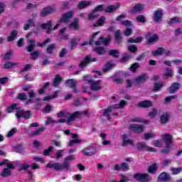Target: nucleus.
<instances>
[{"instance_id": "nucleus-46", "label": "nucleus", "mask_w": 182, "mask_h": 182, "mask_svg": "<svg viewBox=\"0 0 182 182\" xmlns=\"http://www.w3.org/2000/svg\"><path fill=\"white\" fill-rule=\"evenodd\" d=\"M70 50H73L75 48H76V46H77V38H73L70 40Z\"/></svg>"}, {"instance_id": "nucleus-28", "label": "nucleus", "mask_w": 182, "mask_h": 182, "mask_svg": "<svg viewBox=\"0 0 182 182\" xmlns=\"http://www.w3.org/2000/svg\"><path fill=\"white\" fill-rule=\"evenodd\" d=\"M114 109L113 108V105L107 107V109H104V116L107 117V120H110V113L113 112Z\"/></svg>"}, {"instance_id": "nucleus-32", "label": "nucleus", "mask_w": 182, "mask_h": 182, "mask_svg": "<svg viewBox=\"0 0 182 182\" xmlns=\"http://www.w3.org/2000/svg\"><path fill=\"white\" fill-rule=\"evenodd\" d=\"M36 41H35V39H30L28 41V46L27 47V52H33V49H35V43Z\"/></svg>"}, {"instance_id": "nucleus-26", "label": "nucleus", "mask_w": 182, "mask_h": 182, "mask_svg": "<svg viewBox=\"0 0 182 182\" xmlns=\"http://www.w3.org/2000/svg\"><path fill=\"white\" fill-rule=\"evenodd\" d=\"M159 41V35L157 33H154L151 37L147 39L146 45H151V43H154Z\"/></svg>"}, {"instance_id": "nucleus-49", "label": "nucleus", "mask_w": 182, "mask_h": 182, "mask_svg": "<svg viewBox=\"0 0 182 182\" xmlns=\"http://www.w3.org/2000/svg\"><path fill=\"white\" fill-rule=\"evenodd\" d=\"M136 21L139 23H146V17L144 15H138L136 17Z\"/></svg>"}, {"instance_id": "nucleus-42", "label": "nucleus", "mask_w": 182, "mask_h": 182, "mask_svg": "<svg viewBox=\"0 0 182 182\" xmlns=\"http://www.w3.org/2000/svg\"><path fill=\"white\" fill-rule=\"evenodd\" d=\"M139 68H140V63L136 62V63H134L132 65H131V67L129 68V70H131L132 73H136Z\"/></svg>"}, {"instance_id": "nucleus-45", "label": "nucleus", "mask_w": 182, "mask_h": 182, "mask_svg": "<svg viewBox=\"0 0 182 182\" xmlns=\"http://www.w3.org/2000/svg\"><path fill=\"white\" fill-rule=\"evenodd\" d=\"M182 19L178 17H173L168 21L169 25H174V23H181Z\"/></svg>"}, {"instance_id": "nucleus-59", "label": "nucleus", "mask_w": 182, "mask_h": 182, "mask_svg": "<svg viewBox=\"0 0 182 182\" xmlns=\"http://www.w3.org/2000/svg\"><path fill=\"white\" fill-rule=\"evenodd\" d=\"M9 176H11V170H9L8 168H4L1 173V176L9 177Z\"/></svg>"}, {"instance_id": "nucleus-8", "label": "nucleus", "mask_w": 182, "mask_h": 182, "mask_svg": "<svg viewBox=\"0 0 182 182\" xmlns=\"http://www.w3.org/2000/svg\"><path fill=\"white\" fill-rule=\"evenodd\" d=\"M71 18H73V11H70L62 15L61 18L58 21V23H68L70 21Z\"/></svg>"}, {"instance_id": "nucleus-9", "label": "nucleus", "mask_w": 182, "mask_h": 182, "mask_svg": "<svg viewBox=\"0 0 182 182\" xmlns=\"http://www.w3.org/2000/svg\"><path fill=\"white\" fill-rule=\"evenodd\" d=\"M96 151H97V149H96V147L90 146L85 148L82 151V153L84 156H95V154H96Z\"/></svg>"}, {"instance_id": "nucleus-55", "label": "nucleus", "mask_w": 182, "mask_h": 182, "mask_svg": "<svg viewBox=\"0 0 182 182\" xmlns=\"http://www.w3.org/2000/svg\"><path fill=\"white\" fill-rule=\"evenodd\" d=\"M82 141H83L82 139H71L70 140L69 143H68V146L69 147H72V146H73V144H80V143H82Z\"/></svg>"}, {"instance_id": "nucleus-5", "label": "nucleus", "mask_w": 182, "mask_h": 182, "mask_svg": "<svg viewBox=\"0 0 182 182\" xmlns=\"http://www.w3.org/2000/svg\"><path fill=\"white\" fill-rule=\"evenodd\" d=\"M149 78V75L146 73H142L141 75L138 76L134 80V83L135 86H139V85H143Z\"/></svg>"}, {"instance_id": "nucleus-33", "label": "nucleus", "mask_w": 182, "mask_h": 182, "mask_svg": "<svg viewBox=\"0 0 182 182\" xmlns=\"http://www.w3.org/2000/svg\"><path fill=\"white\" fill-rule=\"evenodd\" d=\"M55 49H56V44L55 43L49 44L46 48V53H48V55H53V50H55Z\"/></svg>"}, {"instance_id": "nucleus-4", "label": "nucleus", "mask_w": 182, "mask_h": 182, "mask_svg": "<svg viewBox=\"0 0 182 182\" xmlns=\"http://www.w3.org/2000/svg\"><path fill=\"white\" fill-rule=\"evenodd\" d=\"M88 83L90 85V89L93 92H97L99 90H102V86H100V83H102L101 80H98L95 81L93 80H90Z\"/></svg>"}, {"instance_id": "nucleus-38", "label": "nucleus", "mask_w": 182, "mask_h": 182, "mask_svg": "<svg viewBox=\"0 0 182 182\" xmlns=\"http://www.w3.org/2000/svg\"><path fill=\"white\" fill-rule=\"evenodd\" d=\"M108 55H109V56H113V58L117 59L120 56V53L119 52V50H109L108 51Z\"/></svg>"}, {"instance_id": "nucleus-52", "label": "nucleus", "mask_w": 182, "mask_h": 182, "mask_svg": "<svg viewBox=\"0 0 182 182\" xmlns=\"http://www.w3.org/2000/svg\"><path fill=\"white\" fill-rule=\"evenodd\" d=\"M39 55H41L39 50H35L30 54L31 59H32L33 60H36V59L39 58Z\"/></svg>"}, {"instance_id": "nucleus-61", "label": "nucleus", "mask_w": 182, "mask_h": 182, "mask_svg": "<svg viewBox=\"0 0 182 182\" xmlns=\"http://www.w3.org/2000/svg\"><path fill=\"white\" fill-rule=\"evenodd\" d=\"M171 171H172V174H173V176H176L177 174H180V173H181L182 171V168H171Z\"/></svg>"}, {"instance_id": "nucleus-19", "label": "nucleus", "mask_w": 182, "mask_h": 182, "mask_svg": "<svg viewBox=\"0 0 182 182\" xmlns=\"http://www.w3.org/2000/svg\"><path fill=\"white\" fill-rule=\"evenodd\" d=\"M181 84H180L179 82L173 83L169 87L168 93H171V94L176 93V92H177L178 89H181Z\"/></svg>"}, {"instance_id": "nucleus-29", "label": "nucleus", "mask_w": 182, "mask_h": 182, "mask_svg": "<svg viewBox=\"0 0 182 182\" xmlns=\"http://www.w3.org/2000/svg\"><path fill=\"white\" fill-rule=\"evenodd\" d=\"M18 37V31L13 30L11 31L10 36L7 38L8 42H13Z\"/></svg>"}, {"instance_id": "nucleus-20", "label": "nucleus", "mask_w": 182, "mask_h": 182, "mask_svg": "<svg viewBox=\"0 0 182 182\" xmlns=\"http://www.w3.org/2000/svg\"><path fill=\"white\" fill-rule=\"evenodd\" d=\"M122 137V146L123 147H124V146H127V144H130L131 146H134V143L132 139H127V134H123Z\"/></svg>"}, {"instance_id": "nucleus-53", "label": "nucleus", "mask_w": 182, "mask_h": 182, "mask_svg": "<svg viewBox=\"0 0 182 182\" xmlns=\"http://www.w3.org/2000/svg\"><path fill=\"white\" fill-rule=\"evenodd\" d=\"M128 50L129 52H130L131 53H136V52H137L139 50V47H137L135 45H130L129 47H128Z\"/></svg>"}, {"instance_id": "nucleus-51", "label": "nucleus", "mask_w": 182, "mask_h": 182, "mask_svg": "<svg viewBox=\"0 0 182 182\" xmlns=\"http://www.w3.org/2000/svg\"><path fill=\"white\" fill-rule=\"evenodd\" d=\"M114 64L109 61L105 64V68H102V70L103 72H107V70H110V68H114Z\"/></svg>"}, {"instance_id": "nucleus-63", "label": "nucleus", "mask_w": 182, "mask_h": 182, "mask_svg": "<svg viewBox=\"0 0 182 182\" xmlns=\"http://www.w3.org/2000/svg\"><path fill=\"white\" fill-rule=\"evenodd\" d=\"M55 149V147L50 146L48 147V149H46L44 152L43 153V156H49L50 153H52V151Z\"/></svg>"}, {"instance_id": "nucleus-50", "label": "nucleus", "mask_w": 182, "mask_h": 182, "mask_svg": "<svg viewBox=\"0 0 182 182\" xmlns=\"http://www.w3.org/2000/svg\"><path fill=\"white\" fill-rule=\"evenodd\" d=\"M16 99H18V100H20L21 102H23L25 100H28V96L25 92H23L18 94V95L16 97Z\"/></svg>"}, {"instance_id": "nucleus-2", "label": "nucleus", "mask_w": 182, "mask_h": 182, "mask_svg": "<svg viewBox=\"0 0 182 182\" xmlns=\"http://www.w3.org/2000/svg\"><path fill=\"white\" fill-rule=\"evenodd\" d=\"M77 114H79V112L70 113L66 112V111H61L58 113L57 117H65V119H68V123H70V122H75V120H76Z\"/></svg>"}, {"instance_id": "nucleus-1", "label": "nucleus", "mask_w": 182, "mask_h": 182, "mask_svg": "<svg viewBox=\"0 0 182 182\" xmlns=\"http://www.w3.org/2000/svg\"><path fill=\"white\" fill-rule=\"evenodd\" d=\"M75 160V155H70L66 156L62 164L59 162H56L55 164L48 163L46 165L47 168H53L55 171H62V170H65V171H70L72 168H70V162Z\"/></svg>"}, {"instance_id": "nucleus-62", "label": "nucleus", "mask_w": 182, "mask_h": 182, "mask_svg": "<svg viewBox=\"0 0 182 182\" xmlns=\"http://www.w3.org/2000/svg\"><path fill=\"white\" fill-rule=\"evenodd\" d=\"M133 34V29L131 28H127L124 31V36H130V35Z\"/></svg>"}, {"instance_id": "nucleus-56", "label": "nucleus", "mask_w": 182, "mask_h": 182, "mask_svg": "<svg viewBox=\"0 0 182 182\" xmlns=\"http://www.w3.org/2000/svg\"><path fill=\"white\" fill-rule=\"evenodd\" d=\"M28 96L29 98L27 101V105H29L30 103H33V100L32 99H33V97H35V96H36V94H35L34 91H31L30 92H28Z\"/></svg>"}, {"instance_id": "nucleus-47", "label": "nucleus", "mask_w": 182, "mask_h": 182, "mask_svg": "<svg viewBox=\"0 0 182 182\" xmlns=\"http://www.w3.org/2000/svg\"><path fill=\"white\" fill-rule=\"evenodd\" d=\"M88 60H89L88 58L85 57L84 60L81 61L80 63L79 64L80 69H85V68H86V66H87V64L89 63Z\"/></svg>"}, {"instance_id": "nucleus-22", "label": "nucleus", "mask_w": 182, "mask_h": 182, "mask_svg": "<svg viewBox=\"0 0 182 182\" xmlns=\"http://www.w3.org/2000/svg\"><path fill=\"white\" fill-rule=\"evenodd\" d=\"M169 122H170V114L165 113L160 116L161 124H166V123H168Z\"/></svg>"}, {"instance_id": "nucleus-37", "label": "nucleus", "mask_w": 182, "mask_h": 182, "mask_svg": "<svg viewBox=\"0 0 182 182\" xmlns=\"http://www.w3.org/2000/svg\"><path fill=\"white\" fill-rule=\"evenodd\" d=\"M18 65H19V63L7 62L4 64V69H12V68H14V66H18Z\"/></svg>"}, {"instance_id": "nucleus-16", "label": "nucleus", "mask_w": 182, "mask_h": 182, "mask_svg": "<svg viewBox=\"0 0 182 182\" xmlns=\"http://www.w3.org/2000/svg\"><path fill=\"white\" fill-rule=\"evenodd\" d=\"M163 140L165 141L166 147L168 148L173 144V136H171L170 134H164Z\"/></svg>"}, {"instance_id": "nucleus-36", "label": "nucleus", "mask_w": 182, "mask_h": 182, "mask_svg": "<svg viewBox=\"0 0 182 182\" xmlns=\"http://www.w3.org/2000/svg\"><path fill=\"white\" fill-rule=\"evenodd\" d=\"M127 102H126V100H121V101L119 102V104H115V105H112V107H113L114 110L115 109H124V107L126 106V104H127Z\"/></svg>"}, {"instance_id": "nucleus-7", "label": "nucleus", "mask_w": 182, "mask_h": 182, "mask_svg": "<svg viewBox=\"0 0 182 182\" xmlns=\"http://www.w3.org/2000/svg\"><path fill=\"white\" fill-rule=\"evenodd\" d=\"M129 130H131V132L136 133V134H140L141 133H143V132H144V125L132 124L131 125H129Z\"/></svg>"}, {"instance_id": "nucleus-17", "label": "nucleus", "mask_w": 182, "mask_h": 182, "mask_svg": "<svg viewBox=\"0 0 182 182\" xmlns=\"http://www.w3.org/2000/svg\"><path fill=\"white\" fill-rule=\"evenodd\" d=\"M114 41L116 43H117L118 45H120V43L123 42V36H122V31L120 29L117 30L114 33Z\"/></svg>"}, {"instance_id": "nucleus-6", "label": "nucleus", "mask_w": 182, "mask_h": 182, "mask_svg": "<svg viewBox=\"0 0 182 182\" xmlns=\"http://www.w3.org/2000/svg\"><path fill=\"white\" fill-rule=\"evenodd\" d=\"M16 117L17 119H31L32 118V114H31V111H16Z\"/></svg>"}, {"instance_id": "nucleus-34", "label": "nucleus", "mask_w": 182, "mask_h": 182, "mask_svg": "<svg viewBox=\"0 0 182 182\" xmlns=\"http://www.w3.org/2000/svg\"><path fill=\"white\" fill-rule=\"evenodd\" d=\"M94 52H96L97 55H99L100 56H102L103 55H105L106 49H105V48L103 47L98 46L94 48Z\"/></svg>"}, {"instance_id": "nucleus-21", "label": "nucleus", "mask_w": 182, "mask_h": 182, "mask_svg": "<svg viewBox=\"0 0 182 182\" xmlns=\"http://www.w3.org/2000/svg\"><path fill=\"white\" fill-rule=\"evenodd\" d=\"M62 80H63V78L59 75V74H57L52 82L53 87H58L62 83Z\"/></svg>"}, {"instance_id": "nucleus-30", "label": "nucleus", "mask_w": 182, "mask_h": 182, "mask_svg": "<svg viewBox=\"0 0 182 182\" xmlns=\"http://www.w3.org/2000/svg\"><path fill=\"white\" fill-rule=\"evenodd\" d=\"M90 5H92L91 1H82L78 4L77 8L80 10L85 9V8H87V6H90Z\"/></svg>"}, {"instance_id": "nucleus-40", "label": "nucleus", "mask_w": 182, "mask_h": 182, "mask_svg": "<svg viewBox=\"0 0 182 182\" xmlns=\"http://www.w3.org/2000/svg\"><path fill=\"white\" fill-rule=\"evenodd\" d=\"M166 73L164 74V79H167V77H173V69L170 68H166Z\"/></svg>"}, {"instance_id": "nucleus-23", "label": "nucleus", "mask_w": 182, "mask_h": 182, "mask_svg": "<svg viewBox=\"0 0 182 182\" xmlns=\"http://www.w3.org/2000/svg\"><path fill=\"white\" fill-rule=\"evenodd\" d=\"M2 166H6L7 168L10 170L15 169V166H14V164L9 163V160L8 159H4L1 162H0V167H2Z\"/></svg>"}, {"instance_id": "nucleus-39", "label": "nucleus", "mask_w": 182, "mask_h": 182, "mask_svg": "<svg viewBox=\"0 0 182 182\" xmlns=\"http://www.w3.org/2000/svg\"><path fill=\"white\" fill-rule=\"evenodd\" d=\"M17 107L18 104H12L10 107L7 108L8 113H14V110H16V112L21 110V108Z\"/></svg>"}, {"instance_id": "nucleus-14", "label": "nucleus", "mask_w": 182, "mask_h": 182, "mask_svg": "<svg viewBox=\"0 0 182 182\" xmlns=\"http://www.w3.org/2000/svg\"><path fill=\"white\" fill-rule=\"evenodd\" d=\"M55 12V9L53 7H46L41 11V16L45 18L47 15H50Z\"/></svg>"}, {"instance_id": "nucleus-64", "label": "nucleus", "mask_w": 182, "mask_h": 182, "mask_svg": "<svg viewBox=\"0 0 182 182\" xmlns=\"http://www.w3.org/2000/svg\"><path fill=\"white\" fill-rule=\"evenodd\" d=\"M29 167H31V164H23L20 166L18 171H23V170H27L28 171V168Z\"/></svg>"}, {"instance_id": "nucleus-35", "label": "nucleus", "mask_w": 182, "mask_h": 182, "mask_svg": "<svg viewBox=\"0 0 182 182\" xmlns=\"http://www.w3.org/2000/svg\"><path fill=\"white\" fill-rule=\"evenodd\" d=\"M153 56H163L164 55V48L159 47L156 50L152 53Z\"/></svg>"}, {"instance_id": "nucleus-41", "label": "nucleus", "mask_w": 182, "mask_h": 182, "mask_svg": "<svg viewBox=\"0 0 182 182\" xmlns=\"http://www.w3.org/2000/svg\"><path fill=\"white\" fill-rule=\"evenodd\" d=\"M157 171V164L154 163L148 168V173L149 174H154Z\"/></svg>"}, {"instance_id": "nucleus-31", "label": "nucleus", "mask_w": 182, "mask_h": 182, "mask_svg": "<svg viewBox=\"0 0 182 182\" xmlns=\"http://www.w3.org/2000/svg\"><path fill=\"white\" fill-rule=\"evenodd\" d=\"M105 21H106V17L104 16H101L95 23L93 24L94 28H97V26H103L105 25Z\"/></svg>"}, {"instance_id": "nucleus-15", "label": "nucleus", "mask_w": 182, "mask_h": 182, "mask_svg": "<svg viewBox=\"0 0 182 182\" xmlns=\"http://www.w3.org/2000/svg\"><path fill=\"white\" fill-rule=\"evenodd\" d=\"M171 176L167 172H162L158 176V181H170Z\"/></svg>"}, {"instance_id": "nucleus-43", "label": "nucleus", "mask_w": 182, "mask_h": 182, "mask_svg": "<svg viewBox=\"0 0 182 182\" xmlns=\"http://www.w3.org/2000/svg\"><path fill=\"white\" fill-rule=\"evenodd\" d=\"M58 96V92H54L53 95H48L43 98V102H50L52 99H55Z\"/></svg>"}, {"instance_id": "nucleus-54", "label": "nucleus", "mask_w": 182, "mask_h": 182, "mask_svg": "<svg viewBox=\"0 0 182 182\" xmlns=\"http://www.w3.org/2000/svg\"><path fill=\"white\" fill-rule=\"evenodd\" d=\"M161 87H163V82H156L154 85L152 92H159Z\"/></svg>"}, {"instance_id": "nucleus-58", "label": "nucleus", "mask_w": 182, "mask_h": 182, "mask_svg": "<svg viewBox=\"0 0 182 182\" xmlns=\"http://www.w3.org/2000/svg\"><path fill=\"white\" fill-rule=\"evenodd\" d=\"M130 170V166L126 162L121 164V171H129Z\"/></svg>"}, {"instance_id": "nucleus-57", "label": "nucleus", "mask_w": 182, "mask_h": 182, "mask_svg": "<svg viewBox=\"0 0 182 182\" xmlns=\"http://www.w3.org/2000/svg\"><path fill=\"white\" fill-rule=\"evenodd\" d=\"M105 11V5H98L97 6L95 9L92 11V14H96V12H102Z\"/></svg>"}, {"instance_id": "nucleus-60", "label": "nucleus", "mask_w": 182, "mask_h": 182, "mask_svg": "<svg viewBox=\"0 0 182 182\" xmlns=\"http://www.w3.org/2000/svg\"><path fill=\"white\" fill-rule=\"evenodd\" d=\"M99 41H101V42L105 45V46H107V45L110 43V38H104L103 36H100L99 38Z\"/></svg>"}, {"instance_id": "nucleus-10", "label": "nucleus", "mask_w": 182, "mask_h": 182, "mask_svg": "<svg viewBox=\"0 0 182 182\" xmlns=\"http://www.w3.org/2000/svg\"><path fill=\"white\" fill-rule=\"evenodd\" d=\"M120 3H117L114 5H109L105 9L104 12H105V14H113V12H116V11L120 8Z\"/></svg>"}, {"instance_id": "nucleus-13", "label": "nucleus", "mask_w": 182, "mask_h": 182, "mask_svg": "<svg viewBox=\"0 0 182 182\" xmlns=\"http://www.w3.org/2000/svg\"><path fill=\"white\" fill-rule=\"evenodd\" d=\"M138 107H141V109H149L150 107H153V102L150 100H144L139 102L137 104Z\"/></svg>"}, {"instance_id": "nucleus-12", "label": "nucleus", "mask_w": 182, "mask_h": 182, "mask_svg": "<svg viewBox=\"0 0 182 182\" xmlns=\"http://www.w3.org/2000/svg\"><path fill=\"white\" fill-rule=\"evenodd\" d=\"M163 10H156L154 14V21L156 23L163 22Z\"/></svg>"}, {"instance_id": "nucleus-18", "label": "nucleus", "mask_w": 182, "mask_h": 182, "mask_svg": "<svg viewBox=\"0 0 182 182\" xmlns=\"http://www.w3.org/2000/svg\"><path fill=\"white\" fill-rule=\"evenodd\" d=\"M41 29H46L47 33H50L53 28V23H52V21H48L47 23L41 24Z\"/></svg>"}, {"instance_id": "nucleus-48", "label": "nucleus", "mask_w": 182, "mask_h": 182, "mask_svg": "<svg viewBox=\"0 0 182 182\" xmlns=\"http://www.w3.org/2000/svg\"><path fill=\"white\" fill-rule=\"evenodd\" d=\"M136 149L137 150H146L147 149V144H146V142H139L136 144Z\"/></svg>"}, {"instance_id": "nucleus-25", "label": "nucleus", "mask_w": 182, "mask_h": 182, "mask_svg": "<svg viewBox=\"0 0 182 182\" xmlns=\"http://www.w3.org/2000/svg\"><path fill=\"white\" fill-rule=\"evenodd\" d=\"M36 26L35 21L33 18H29L28 20V23L24 25L23 30L28 31L30 28H33Z\"/></svg>"}, {"instance_id": "nucleus-3", "label": "nucleus", "mask_w": 182, "mask_h": 182, "mask_svg": "<svg viewBox=\"0 0 182 182\" xmlns=\"http://www.w3.org/2000/svg\"><path fill=\"white\" fill-rule=\"evenodd\" d=\"M133 178L139 182H151L153 178L147 173H136L133 176Z\"/></svg>"}, {"instance_id": "nucleus-11", "label": "nucleus", "mask_w": 182, "mask_h": 182, "mask_svg": "<svg viewBox=\"0 0 182 182\" xmlns=\"http://www.w3.org/2000/svg\"><path fill=\"white\" fill-rule=\"evenodd\" d=\"M143 9H144V5L141 4H136L129 10V14H131V15H134V14H139V12H141Z\"/></svg>"}, {"instance_id": "nucleus-24", "label": "nucleus", "mask_w": 182, "mask_h": 182, "mask_svg": "<svg viewBox=\"0 0 182 182\" xmlns=\"http://www.w3.org/2000/svg\"><path fill=\"white\" fill-rule=\"evenodd\" d=\"M76 85H77V81L74 79H70L65 82L66 87H70V89L76 87Z\"/></svg>"}, {"instance_id": "nucleus-27", "label": "nucleus", "mask_w": 182, "mask_h": 182, "mask_svg": "<svg viewBox=\"0 0 182 182\" xmlns=\"http://www.w3.org/2000/svg\"><path fill=\"white\" fill-rule=\"evenodd\" d=\"M70 29L74 31H79V19L77 18H74L73 21L70 24Z\"/></svg>"}, {"instance_id": "nucleus-44", "label": "nucleus", "mask_w": 182, "mask_h": 182, "mask_svg": "<svg viewBox=\"0 0 182 182\" xmlns=\"http://www.w3.org/2000/svg\"><path fill=\"white\" fill-rule=\"evenodd\" d=\"M14 150L16 153H19V154H23V151H25V147L21 146L20 144H18L14 146Z\"/></svg>"}]
</instances>
